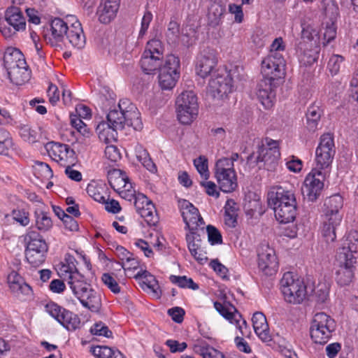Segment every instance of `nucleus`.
Listing matches in <instances>:
<instances>
[{"label": "nucleus", "instance_id": "39448f33", "mask_svg": "<svg viewBox=\"0 0 358 358\" xmlns=\"http://www.w3.org/2000/svg\"><path fill=\"white\" fill-rule=\"evenodd\" d=\"M238 157V153H233L229 157H222L215 163L214 176L219 185V188L223 192H232L238 187L237 176L234 163L237 161Z\"/></svg>", "mask_w": 358, "mask_h": 358}, {"label": "nucleus", "instance_id": "7c9ffc66", "mask_svg": "<svg viewBox=\"0 0 358 358\" xmlns=\"http://www.w3.org/2000/svg\"><path fill=\"white\" fill-rule=\"evenodd\" d=\"M252 322L255 332L259 338L264 342L270 341L271 336L265 315L261 312L255 313Z\"/></svg>", "mask_w": 358, "mask_h": 358}, {"label": "nucleus", "instance_id": "bb28decb", "mask_svg": "<svg viewBox=\"0 0 358 358\" xmlns=\"http://www.w3.org/2000/svg\"><path fill=\"white\" fill-rule=\"evenodd\" d=\"M121 0H101L96 10L98 20L105 24L113 21L120 8Z\"/></svg>", "mask_w": 358, "mask_h": 358}, {"label": "nucleus", "instance_id": "bf43d9fd", "mask_svg": "<svg viewBox=\"0 0 358 358\" xmlns=\"http://www.w3.org/2000/svg\"><path fill=\"white\" fill-rule=\"evenodd\" d=\"M336 20H329V21L324 22V38L327 40V43L334 40L336 36Z\"/></svg>", "mask_w": 358, "mask_h": 358}, {"label": "nucleus", "instance_id": "f3484780", "mask_svg": "<svg viewBox=\"0 0 358 358\" xmlns=\"http://www.w3.org/2000/svg\"><path fill=\"white\" fill-rule=\"evenodd\" d=\"M258 268L266 275H273L278 270L275 252L268 243H263L257 248Z\"/></svg>", "mask_w": 358, "mask_h": 358}, {"label": "nucleus", "instance_id": "864d4df0", "mask_svg": "<svg viewBox=\"0 0 358 358\" xmlns=\"http://www.w3.org/2000/svg\"><path fill=\"white\" fill-rule=\"evenodd\" d=\"M345 58L340 55H333L327 64V69L332 76L337 75L342 66L343 65Z\"/></svg>", "mask_w": 358, "mask_h": 358}, {"label": "nucleus", "instance_id": "3c124183", "mask_svg": "<svg viewBox=\"0 0 358 358\" xmlns=\"http://www.w3.org/2000/svg\"><path fill=\"white\" fill-rule=\"evenodd\" d=\"M194 165L200 175L201 179H208L210 171L208 170V159L204 156H200L194 160Z\"/></svg>", "mask_w": 358, "mask_h": 358}, {"label": "nucleus", "instance_id": "8fccbe9b", "mask_svg": "<svg viewBox=\"0 0 358 358\" xmlns=\"http://www.w3.org/2000/svg\"><path fill=\"white\" fill-rule=\"evenodd\" d=\"M13 140L9 132L0 128V155H8V151L13 148Z\"/></svg>", "mask_w": 358, "mask_h": 358}, {"label": "nucleus", "instance_id": "20e7f679", "mask_svg": "<svg viewBox=\"0 0 358 358\" xmlns=\"http://www.w3.org/2000/svg\"><path fill=\"white\" fill-rule=\"evenodd\" d=\"M241 69L237 66L228 70L225 67L217 69L210 78L208 93L214 99H223L234 90V80L238 78Z\"/></svg>", "mask_w": 358, "mask_h": 358}, {"label": "nucleus", "instance_id": "09e8293b", "mask_svg": "<svg viewBox=\"0 0 358 358\" xmlns=\"http://www.w3.org/2000/svg\"><path fill=\"white\" fill-rule=\"evenodd\" d=\"M20 135L24 141L33 143L38 141L39 133L37 128L24 124L20 127Z\"/></svg>", "mask_w": 358, "mask_h": 358}, {"label": "nucleus", "instance_id": "f03ea898", "mask_svg": "<svg viewBox=\"0 0 358 358\" xmlns=\"http://www.w3.org/2000/svg\"><path fill=\"white\" fill-rule=\"evenodd\" d=\"M349 236L348 243L338 248L335 256L334 275L336 282L341 286L350 285L355 280L358 264V234Z\"/></svg>", "mask_w": 358, "mask_h": 358}, {"label": "nucleus", "instance_id": "c756f323", "mask_svg": "<svg viewBox=\"0 0 358 358\" xmlns=\"http://www.w3.org/2000/svg\"><path fill=\"white\" fill-rule=\"evenodd\" d=\"M186 241L192 256L199 264H205L207 261V257L206 253L201 248L199 236L194 231H189L186 235Z\"/></svg>", "mask_w": 358, "mask_h": 358}, {"label": "nucleus", "instance_id": "1a4fd4ad", "mask_svg": "<svg viewBox=\"0 0 358 358\" xmlns=\"http://www.w3.org/2000/svg\"><path fill=\"white\" fill-rule=\"evenodd\" d=\"M180 64L178 57L167 55L159 69L158 83L162 90H171L176 85L180 75Z\"/></svg>", "mask_w": 358, "mask_h": 358}, {"label": "nucleus", "instance_id": "774afa93", "mask_svg": "<svg viewBox=\"0 0 358 358\" xmlns=\"http://www.w3.org/2000/svg\"><path fill=\"white\" fill-rule=\"evenodd\" d=\"M321 233L327 243L334 241L336 238V227L332 225L322 223Z\"/></svg>", "mask_w": 358, "mask_h": 358}, {"label": "nucleus", "instance_id": "603ef678", "mask_svg": "<svg viewBox=\"0 0 358 358\" xmlns=\"http://www.w3.org/2000/svg\"><path fill=\"white\" fill-rule=\"evenodd\" d=\"M170 280L181 288H189L193 290H196L199 288V286L194 283L192 278H189L185 275H171Z\"/></svg>", "mask_w": 358, "mask_h": 358}, {"label": "nucleus", "instance_id": "9d476101", "mask_svg": "<svg viewBox=\"0 0 358 358\" xmlns=\"http://www.w3.org/2000/svg\"><path fill=\"white\" fill-rule=\"evenodd\" d=\"M280 288L285 300L290 303H300L306 296L303 281L294 278L292 273H285L280 281Z\"/></svg>", "mask_w": 358, "mask_h": 358}, {"label": "nucleus", "instance_id": "a19ab883", "mask_svg": "<svg viewBox=\"0 0 358 358\" xmlns=\"http://www.w3.org/2000/svg\"><path fill=\"white\" fill-rule=\"evenodd\" d=\"M322 110L320 106L313 104L309 106L307 113V127L310 131H315L317 129Z\"/></svg>", "mask_w": 358, "mask_h": 358}, {"label": "nucleus", "instance_id": "423d86ee", "mask_svg": "<svg viewBox=\"0 0 358 358\" xmlns=\"http://www.w3.org/2000/svg\"><path fill=\"white\" fill-rule=\"evenodd\" d=\"M25 257L31 266H41L45 260L48 246L43 237L35 231H28L24 236Z\"/></svg>", "mask_w": 358, "mask_h": 358}, {"label": "nucleus", "instance_id": "4c0bfd02", "mask_svg": "<svg viewBox=\"0 0 358 358\" xmlns=\"http://www.w3.org/2000/svg\"><path fill=\"white\" fill-rule=\"evenodd\" d=\"M134 277L142 280L143 283L146 286L148 291L155 299H159L162 294L157 280L155 276L147 271H138Z\"/></svg>", "mask_w": 358, "mask_h": 358}, {"label": "nucleus", "instance_id": "13d9d810", "mask_svg": "<svg viewBox=\"0 0 358 358\" xmlns=\"http://www.w3.org/2000/svg\"><path fill=\"white\" fill-rule=\"evenodd\" d=\"M200 185L204 189L205 192L210 196L218 198L220 196L219 189L216 184L208 179H201Z\"/></svg>", "mask_w": 358, "mask_h": 358}, {"label": "nucleus", "instance_id": "2f4dec72", "mask_svg": "<svg viewBox=\"0 0 358 358\" xmlns=\"http://www.w3.org/2000/svg\"><path fill=\"white\" fill-rule=\"evenodd\" d=\"M301 38L299 42H304L310 46L320 45V34L317 27L313 23H301Z\"/></svg>", "mask_w": 358, "mask_h": 358}, {"label": "nucleus", "instance_id": "c9c22d12", "mask_svg": "<svg viewBox=\"0 0 358 358\" xmlns=\"http://www.w3.org/2000/svg\"><path fill=\"white\" fill-rule=\"evenodd\" d=\"M25 58L22 52L14 47H8L3 55V66L6 69L26 64Z\"/></svg>", "mask_w": 358, "mask_h": 358}, {"label": "nucleus", "instance_id": "4d7b16f0", "mask_svg": "<svg viewBox=\"0 0 358 358\" xmlns=\"http://www.w3.org/2000/svg\"><path fill=\"white\" fill-rule=\"evenodd\" d=\"M115 348L105 345H98L92 348V353L98 358H113Z\"/></svg>", "mask_w": 358, "mask_h": 358}, {"label": "nucleus", "instance_id": "c85d7f7f", "mask_svg": "<svg viewBox=\"0 0 358 358\" xmlns=\"http://www.w3.org/2000/svg\"><path fill=\"white\" fill-rule=\"evenodd\" d=\"M296 51L301 64L311 65L317 60L320 45L315 47L304 42H299L296 47Z\"/></svg>", "mask_w": 358, "mask_h": 358}, {"label": "nucleus", "instance_id": "cd10ccee", "mask_svg": "<svg viewBox=\"0 0 358 358\" xmlns=\"http://www.w3.org/2000/svg\"><path fill=\"white\" fill-rule=\"evenodd\" d=\"M278 84L262 80L259 84L257 97L262 105L266 109H271L275 101V88Z\"/></svg>", "mask_w": 358, "mask_h": 358}, {"label": "nucleus", "instance_id": "6ab92c4d", "mask_svg": "<svg viewBox=\"0 0 358 358\" xmlns=\"http://www.w3.org/2000/svg\"><path fill=\"white\" fill-rule=\"evenodd\" d=\"M45 148L48 156L62 166L77 162L76 152L68 145L50 142Z\"/></svg>", "mask_w": 358, "mask_h": 358}, {"label": "nucleus", "instance_id": "6e6552de", "mask_svg": "<svg viewBox=\"0 0 358 358\" xmlns=\"http://www.w3.org/2000/svg\"><path fill=\"white\" fill-rule=\"evenodd\" d=\"M177 117L183 124H191L199 113L196 95L193 91L182 92L176 101Z\"/></svg>", "mask_w": 358, "mask_h": 358}, {"label": "nucleus", "instance_id": "f8f14e48", "mask_svg": "<svg viewBox=\"0 0 358 358\" xmlns=\"http://www.w3.org/2000/svg\"><path fill=\"white\" fill-rule=\"evenodd\" d=\"M336 153L334 139L327 133L321 136L315 150V168L330 172L331 166Z\"/></svg>", "mask_w": 358, "mask_h": 358}, {"label": "nucleus", "instance_id": "ddd939ff", "mask_svg": "<svg viewBox=\"0 0 358 358\" xmlns=\"http://www.w3.org/2000/svg\"><path fill=\"white\" fill-rule=\"evenodd\" d=\"M285 61L279 52L270 53L262 62V80L279 83L285 76Z\"/></svg>", "mask_w": 358, "mask_h": 358}, {"label": "nucleus", "instance_id": "4be33fe9", "mask_svg": "<svg viewBox=\"0 0 358 358\" xmlns=\"http://www.w3.org/2000/svg\"><path fill=\"white\" fill-rule=\"evenodd\" d=\"M134 203L136 212L150 225H155L158 220L155 207L151 200L145 194L141 193L136 194L134 190Z\"/></svg>", "mask_w": 358, "mask_h": 358}, {"label": "nucleus", "instance_id": "5701e85b", "mask_svg": "<svg viewBox=\"0 0 358 358\" xmlns=\"http://www.w3.org/2000/svg\"><path fill=\"white\" fill-rule=\"evenodd\" d=\"M178 206L187 227L189 231H194L203 224L199 210L189 201L185 199L178 201Z\"/></svg>", "mask_w": 358, "mask_h": 358}, {"label": "nucleus", "instance_id": "c03bdc74", "mask_svg": "<svg viewBox=\"0 0 358 358\" xmlns=\"http://www.w3.org/2000/svg\"><path fill=\"white\" fill-rule=\"evenodd\" d=\"M320 8L326 18L331 20H337L339 9L334 0H322Z\"/></svg>", "mask_w": 358, "mask_h": 358}, {"label": "nucleus", "instance_id": "ea45409f", "mask_svg": "<svg viewBox=\"0 0 358 358\" xmlns=\"http://www.w3.org/2000/svg\"><path fill=\"white\" fill-rule=\"evenodd\" d=\"M134 152L136 159L147 170L151 173H155L157 171L156 165L152 161L147 150L141 145L136 144L135 145Z\"/></svg>", "mask_w": 358, "mask_h": 358}, {"label": "nucleus", "instance_id": "7ed1b4c3", "mask_svg": "<svg viewBox=\"0 0 358 358\" xmlns=\"http://www.w3.org/2000/svg\"><path fill=\"white\" fill-rule=\"evenodd\" d=\"M50 41L52 43L68 41L72 47L82 49L86 43V38L81 23L76 16L69 15L64 18L53 19L50 25Z\"/></svg>", "mask_w": 358, "mask_h": 358}, {"label": "nucleus", "instance_id": "a878e982", "mask_svg": "<svg viewBox=\"0 0 358 358\" xmlns=\"http://www.w3.org/2000/svg\"><path fill=\"white\" fill-rule=\"evenodd\" d=\"M268 204L271 208L284 207L288 203L296 206L294 194L289 190H286L280 186H274L270 188L267 195Z\"/></svg>", "mask_w": 358, "mask_h": 358}, {"label": "nucleus", "instance_id": "412c9836", "mask_svg": "<svg viewBox=\"0 0 358 358\" xmlns=\"http://www.w3.org/2000/svg\"><path fill=\"white\" fill-rule=\"evenodd\" d=\"M214 308L223 317L230 323L235 324L242 336L248 335L249 329L247 322L242 318L234 306L216 301L214 303Z\"/></svg>", "mask_w": 358, "mask_h": 358}, {"label": "nucleus", "instance_id": "5fc2aeb1", "mask_svg": "<svg viewBox=\"0 0 358 358\" xmlns=\"http://www.w3.org/2000/svg\"><path fill=\"white\" fill-rule=\"evenodd\" d=\"M70 119L71 125L83 136L85 137H89L90 136V131L87 125L81 120V117L76 115H71Z\"/></svg>", "mask_w": 358, "mask_h": 358}, {"label": "nucleus", "instance_id": "f704fd0d", "mask_svg": "<svg viewBox=\"0 0 358 358\" xmlns=\"http://www.w3.org/2000/svg\"><path fill=\"white\" fill-rule=\"evenodd\" d=\"M8 284L11 292L17 296L29 295L31 293L30 286L24 282L22 278L15 271H12L8 274Z\"/></svg>", "mask_w": 358, "mask_h": 358}, {"label": "nucleus", "instance_id": "338daca9", "mask_svg": "<svg viewBox=\"0 0 358 358\" xmlns=\"http://www.w3.org/2000/svg\"><path fill=\"white\" fill-rule=\"evenodd\" d=\"M326 210L339 212L343 206V199L339 195H334L329 197L325 202Z\"/></svg>", "mask_w": 358, "mask_h": 358}, {"label": "nucleus", "instance_id": "4468645a", "mask_svg": "<svg viewBox=\"0 0 358 358\" xmlns=\"http://www.w3.org/2000/svg\"><path fill=\"white\" fill-rule=\"evenodd\" d=\"M329 173V171L314 167L306 176L302 192L309 201H313L317 199L324 187V182Z\"/></svg>", "mask_w": 358, "mask_h": 358}, {"label": "nucleus", "instance_id": "e2e57ef3", "mask_svg": "<svg viewBox=\"0 0 358 358\" xmlns=\"http://www.w3.org/2000/svg\"><path fill=\"white\" fill-rule=\"evenodd\" d=\"M208 239L211 245H217L222 243V238L220 232L217 229L212 225L206 227Z\"/></svg>", "mask_w": 358, "mask_h": 358}, {"label": "nucleus", "instance_id": "58836bf2", "mask_svg": "<svg viewBox=\"0 0 358 358\" xmlns=\"http://www.w3.org/2000/svg\"><path fill=\"white\" fill-rule=\"evenodd\" d=\"M276 220L280 223L292 222L296 216V206L288 203L287 206L273 208Z\"/></svg>", "mask_w": 358, "mask_h": 358}, {"label": "nucleus", "instance_id": "aec40b11", "mask_svg": "<svg viewBox=\"0 0 358 358\" xmlns=\"http://www.w3.org/2000/svg\"><path fill=\"white\" fill-rule=\"evenodd\" d=\"M166 36L169 43L180 41L187 47L193 45L196 40V31L194 27L189 29L188 27H185L180 35L179 24L175 20H171L169 22Z\"/></svg>", "mask_w": 358, "mask_h": 358}, {"label": "nucleus", "instance_id": "dca6fc26", "mask_svg": "<svg viewBox=\"0 0 358 358\" xmlns=\"http://www.w3.org/2000/svg\"><path fill=\"white\" fill-rule=\"evenodd\" d=\"M108 180L111 187L124 199L131 201L134 196V189L127 173L120 169L108 172Z\"/></svg>", "mask_w": 358, "mask_h": 358}, {"label": "nucleus", "instance_id": "9b49d317", "mask_svg": "<svg viewBox=\"0 0 358 358\" xmlns=\"http://www.w3.org/2000/svg\"><path fill=\"white\" fill-rule=\"evenodd\" d=\"M164 46L161 41L152 39L147 43L141 59V66L145 73H150L163 64Z\"/></svg>", "mask_w": 358, "mask_h": 358}, {"label": "nucleus", "instance_id": "a18cd8bd", "mask_svg": "<svg viewBox=\"0 0 358 358\" xmlns=\"http://www.w3.org/2000/svg\"><path fill=\"white\" fill-rule=\"evenodd\" d=\"M36 226L37 229L46 232L52 227V222L48 214L42 210H36L35 213Z\"/></svg>", "mask_w": 358, "mask_h": 358}, {"label": "nucleus", "instance_id": "2eb2a0df", "mask_svg": "<svg viewBox=\"0 0 358 358\" xmlns=\"http://www.w3.org/2000/svg\"><path fill=\"white\" fill-rule=\"evenodd\" d=\"M71 289L82 305L92 311H98L101 305V296L90 285L84 282H71Z\"/></svg>", "mask_w": 358, "mask_h": 358}, {"label": "nucleus", "instance_id": "49530a36", "mask_svg": "<svg viewBox=\"0 0 358 358\" xmlns=\"http://www.w3.org/2000/svg\"><path fill=\"white\" fill-rule=\"evenodd\" d=\"M87 192L94 201L101 203L105 202L108 197L105 187L97 184H89L87 187Z\"/></svg>", "mask_w": 358, "mask_h": 358}, {"label": "nucleus", "instance_id": "79ce46f5", "mask_svg": "<svg viewBox=\"0 0 358 358\" xmlns=\"http://www.w3.org/2000/svg\"><path fill=\"white\" fill-rule=\"evenodd\" d=\"M262 157H259L261 161L267 162H271L275 165L277 160L280 157V151L278 148L277 142L272 141L268 144V147H264L261 149Z\"/></svg>", "mask_w": 358, "mask_h": 358}, {"label": "nucleus", "instance_id": "0eeeda50", "mask_svg": "<svg viewBox=\"0 0 358 358\" xmlns=\"http://www.w3.org/2000/svg\"><path fill=\"white\" fill-rule=\"evenodd\" d=\"M336 329L335 320L324 313H316L311 321L310 334L312 341L317 344L327 343Z\"/></svg>", "mask_w": 358, "mask_h": 358}, {"label": "nucleus", "instance_id": "a211bd4d", "mask_svg": "<svg viewBox=\"0 0 358 358\" xmlns=\"http://www.w3.org/2000/svg\"><path fill=\"white\" fill-rule=\"evenodd\" d=\"M45 311L68 330H75L79 327L80 321L78 316L63 308L54 302L48 303Z\"/></svg>", "mask_w": 358, "mask_h": 358}, {"label": "nucleus", "instance_id": "b1692460", "mask_svg": "<svg viewBox=\"0 0 358 358\" xmlns=\"http://www.w3.org/2000/svg\"><path fill=\"white\" fill-rule=\"evenodd\" d=\"M217 65L215 52L212 49H204L196 57L195 71L196 73L201 77L208 76Z\"/></svg>", "mask_w": 358, "mask_h": 358}, {"label": "nucleus", "instance_id": "0e129e2a", "mask_svg": "<svg viewBox=\"0 0 358 358\" xmlns=\"http://www.w3.org/2000/svg\"><path fill=\"white\" fill-rule=\"evenodd\" d=\"M90 332L93 335L99 336H104L110 338L112 336L111 331L109 330L108 327L102 322L95 323L90 329Z\"/></svg>", "mask_w": 358, "mask_h": 358}, {"label": "nucleus", "instance_id": "37998d69", "mask_svg": "<svg viewBox=\"0 0 358 358\" xmlns=\"http://www.w3.org/2000/svg\"><path fill=\"white\" fill-rule=\"evenodd\" d=\"M224 8L219 3L214 2L208 8V18L209 22L213 26L220 24L224 14Z\"/></svg>", "mask_w": 358, "mask_h": 358}, {"label": "nucleus", "instance_id": "f257e3e1", "mask_svg": "<svg viewBox=\"0 0 358 358\" xmlns=\"http://www.w3.org/2000/svg\"><path fill=\"white\" fill-rule=\"evenodd\" d=\"M126 127L140 130L142 122L136 106L128 99H122L117 107L110 110L107 115V122H100L96 126V131L100 141L109 144L116 141L117 130Z\"/></svg>", "mask_w": 358, "mask_h": 358}, {"label": "nucleus", "instance_id": "72a5a7b5", "mask_svg": "<svg viewBox=\"0 0 358 358\" xmlns=\"http://www.w3.org/2000/svg\"><path fill=\"white\" fill-rule=\"evenodd\" d=\"M193 351L202 358H226L222 352L210 345L204 340H197L192 345Z\"/></svg>", "mask_w": 358, "mask_h": 358}, {"label": "nucleus", "instance_id": "393cba45", "mask_svg": "<svg viewBox=\"0 0 358 358\" xmlns=\"http://www.w3.org/2000/svg\"><path fill=\"white\" fill-rule=\"evenodd\" d=\"M76 259L72 255H66L64 259L56 268L58 275L64 280H69L71 288V282L83 281V276L78 273L76 266Z\"/></svg>", "mask_w": 358, "mask_h": 358}, {"label": "nucleus", "instance_id": "e433bc0d", "mask_svg": "<svg viewBox=\"0 0 358 358\" xmlns=\"http://www.w3.org/2000/svg\"><path fill=\"white\" fill-rule=\"evenodd\" d=\"M5 17L7 22L16 31L25 29V19L19 8L14 6L8 8L6 11Z\"/></svg>", "mask_w": 358, "mask_h": 358}, {"label": "nucleus", "instance_id": "69168bd1", "mask_svg": "<svg viewBox=\"0 0 358 358\" xmlns=\"http://www.w3.org/2000/svg\"><path fill=\"white\" fill-rule=\"evenodd\" d=\"M103 284L113 293L120 292V287L116 280L110 273H103L101 277Z\"/></svg>", "mask_w": 358, "mask_h": 358}, {"label": "nucleus", "instance_id": "de8ad7c7", "mask_svg": "<svg viewBox=\"0 0 358 358\" xmlns=\"http://www.w3.org/2000/svg\"><path fill=\"white\" fill-rule=\"evenodd\" d=\"M35 176L41 180H49L53 176L50 166L44 162H36L33 166Z\"/></svg>", "mask_w": 358, "mask_h": 358}, {"label": "nucleus", "instance_id": "473e14b6", "mask_svg": "<svg viewBox=\"0 0 358 358\" xmlns=\"http://www.w3.org/2000/svg\"><path fill=\"white\" fill-rule=\"evenodd\" d=\"M6 70L10 81L16 85H21L29 80L30 71L27 63Z\"/></svg>", "mask_w": 358, "mask_h": 358}, {"label": "nucleus", "instance_id": "680f3d73", "mask_svg": "<svg viewBox=\"0 0 358 358\" xmlns=\"http://www.w3.org/2000/svg\"><path fill=\"white\" fill-rule=\"evenodd\" d=\"M210 266L222 279L228 280L229 278L228 268L217 259L211 260Z\"/></svg>", "mask_w": 358, "mask_h": 358}, {"label": "nucleus", "instance_id": "6e6d98bb", "mask_svg": "<svg viewBox=\"0 0 358 358\" xmlns=\"http://www.w3.org/2000/svg\"><path fill=\"white\" fill-rule=\"evenodd\" d=\"M341 219L342 216L339 212L325 210L322 223H325L329 224L330 226L332 225L333 227H336L340 224Z\"/></svg>", "mask_w": 358, "mask_h": 358}, {"label": "nucleus", "instance_id": "052dcab7", "mask_svg": "<svg viewBox=\"0 0 358 358\" xmlns=\"http://www.w3.org/2000/svg\"><path fill=\"white\" fill-rule=\"evenodd\" d=\"M285 166L291 172L299 173L303 167V162L294 156H289L285 159Z\"/></svg>", "mask_w": 358, "mask_h": 358}]
</instances>
